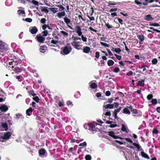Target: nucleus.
<instances>
[{
	"instance_id": "nucleus-22",
	"label": "nucleus",
	"mask_w": 160,
	"mask_h": 160,
	"mask_svg": "<svg viewBox=\"0 0 160 160\" xmlns=\"http://www.w3.org/2000/svg\"><path fill=\"white\" fill-rule=\"evenodd\" d=\"M122 113L126 114H128V115L130 114V112L129 110L128 109V108H127V107L126 108H124L123 109Z\"/></svg>"
},
{
	"instance_id": "nucleus-7",
	"label": "nucleus",
	"mask_w": 160,
	"mask_h": 160,
	"mask_svg": "<svg viewBox=\"0 0 160 160\" xmlns=\"http://www.w3.org/2000/svg\"><path fill=\"white\" fill-rule=\"evenodd\" d=\"M75 30L76 32L79 36H81L82 34V32L81 31V27L78 25L76 26L75 27Z\"/></svg>"
},
{
	"instance_id": "nucleus-1",
	"label": "nucleus",
	"mask_w": 160,
	"mask_h": 160,
	"mask_svg": "<svg viewBox=\"0 0 160 160\" xmlns=\"http://www.w3.org/2000/svg\"><path fill=\"white\" fill-rule=\"evenodd\" d=\"M125 139L127 142L131 143H132V145L137 148L138 151H139L142 150L141 146L139 145V144L137 143L136 142H133L132 140L130 138H125Z\"/></svg>"
},
{
	"instance_id": "nucleus-48",
	"label": "nucleus",
	"mask_w": 160,
	"mask_h": 160,
	"mask_svg": "<svg viewBox=\"0 0 160 160\" xmlns=\"http://www.w3.org/2000/svg\"><path fill=\"white\" fill-rule=\"evenodd\" d=\"M152 62L153 64L156 65L158 62V60L156 58H154L152 60Z\"/></svg>"
},
{
	"instance_id": "nucleus-53",
	"label": "nucleus",
	"mask_w": 160,
	"mask_h": 160,
	"mask_svg": "<svg viewBox=\"0 0 160 160\" xmlns=\"http://www.w3.org/2000/svg\"><path fill=\"white\" fill-rule=\"evenodd\" d=\"M114 51L117 53L119 54L121 52V49L119 48H115Z\"/></svg>"
},
{
	"instance_id": "nucleus-26",
	"label": "nucleus",
	"mask_w": 160,
	"mask_h": 160,
	"mask_svg": "<svg viewBox=\"0 0 160 160\" xmlns=\"http://www.w3.org/2000/svg\"><path fill=\"white\" fill-rule=\"evenodd\" d=\"M120 3L119 2L118 3H116L114 2L109 1L107 5V6H110L111 5H115L117 4H118Z\"/></svg>"
},
{
	"instance_id": "nucleus-12",
	"label": "nucleus",
	"mask_w": 160,
	"mask_h": 160,
	"mask_svg": "<svg viewBox=\"0 0 160 160\" xmlns=\"http://www.w3.org/2000/svg\"><path fill=\"white\" fill-rule=\"evenodd\" d=\"M90 48L88 46H84L83 48V52L85 53H88L90 51Z\"/></svg>"
},
{
	"instance_id": "nucleus-62",
	"label": "nucleus",
	"mask_w": 160,
	"mask_h": 160,
	"mask_svg": "<svg viewBox=\"0 0 160 160\" xmlns=\"http://www.w3.org/2000/svg\"><path fill=\"white\" fill-rule=\"evenodd\" d=\"M133 74V72L132 71H129L126 73V75L128 76H131Z\"/></svg>"
},
{
	"instance_id": "nucleus-51",
	"label": "nucleus",
	"mask_w": 160,
	"mask_h": 160,
	"mask_svg": "<svg viewBox=\"0 0 160 160\" xmlns=\"http://www.w3.org/2000/svg\"><path fill=\"white\" fill-rule=\"evenodd\" d=\"M159 131L156 128H154L152 132L153 134H157L158 133Z\"/></svg>"
},
{
	"instance_id": "nucleus-40",
	"label": "nucleus",
	"mask_w": 160,
	"mask_h": 160,
	"mask_svg": "<svg viewBox=\"0 0 160 160\" xmlns=\"http://www.w3.org/2000/svg\"><path fill=\"white\" fill-rule=\"evenodd\" d=\"M100 43L102 45L104 46L105 47H109V44H107V43H105V42H100Z\"/></svg>"
},
{
	"instance_id": "nucleus-61",
	"label": "nucleus",
	"mask_w": 160,
	"mask_h": 160,
	"mask_svg": "<svg viewBox=\"0 0 160 160\" xmlns=\"http://www.w3.org/2000/svg\"><path fill=\"white\" fill-rule=\"evenodd\" d=\"M100 56L99 52H97L95 53V58L97 59H98Z\"/></svg>"
},
{
	"instance_id": "nucleus-33",
	"label": "nucleus",
	"mask_w": 160,
	"mask_h": 160,
	"mask_svg": "<svg viewBox=\"0 0 160 160\" xmlns=\"http://www.w3.org/2000/svg\"><path fill=\"white\" fill-rule=\"evenodd\" d=\"M60 32L62 34L63 36L66 38L68 36V33L64 31H60Z\"/></svg>"
},
{
	"instance_id": "nucleus-4",
	"label": "nucleus",
	"mask_w": 160,
	"mask_h": 160,
	"mask_svg": "<svg viewBox=\"0 0 160 160\" xmlns=\"http://www.w3.org/2000/svg\"><path fill=\"white\" fill-rule=\"evenodd\" d=\"M36 38L39 42L41 43H44V42L45 38L43 36H41L40 34H39V35L38 34L36 36Z\"/></svg>"
},
{
	"instance_id": "nucleus-58",
	"label": "nucleus",
	"mask_w": 160,
	"mask_h": 160,
	"mask_svg": "<svg viewBox=\"0 0 160 160\" xmlns=\"http://www.w3.org/2000/svg\"><path fill=\"white\" fill-rule=\"evenodd\" d=\"M25 21L28 22H31L32 21V19L30 18H27L25 19Z\"/></svg>"
},
{
	"instance_id": "nucleus-44",
	"label": "nucleus",
	"mask_w": 160,
	"mask_h": 160,
	"mask_svg": "<svg viewBox=\"0 0 160 160\" xmlns=\"http://www.w3.org/2000/svg\"><path fill=\"white\" fill-rule=\"evenodd\" d=\"M108 135L113 138L114 136L115 133L113 131H110L108 132Z\"/></svg>"
},
{
	"instance_id": "nucleus-10",
	"label": "nucleus",
	"mask_w": 160,
	"mask_h": 160,
	"mask_svg": "<svg viewBox=\"0 0 160 160\" xmlns=\"http://www.w3.org/2000/svg\"><path fill=\"white\" fill-rule=\"evenodd\" d=\"M48 49V47L45 45H43L40 46L39 51L41 52L44 53Z\"/></svg>"
},
{
	"instance_id": "nucleus-27",
	"label": "nucleus",
	"mask_w": 160,
	"mask_h": 160,
	"mask_svg": "<svg viewBox=\"0 0 160 160\" xmlns=\"http://www.w3.org/2000/svg\"><path fill=\"white\" fill-rule=\"evenodd\" d=\"M90 87L92 89L96 88L98 87V85L95 82L92 83L91 84Z\"/></svg>"
},
{
	"instance_id": "nucleus-45",
	"label": "nucleus",
	"mask_w": 160,
	"mask_h": 160,
	"mask_svg": "<svg viewBox=\"0 0 160 160\" xmlns=\"http://www.w3.org/2000/svg\"><path fill=\"white\" fill-rule=\"evenodd\" d=\"M18 12L19 15H20L22 14H25V12L24 11L21 10H18Z\"/></svg>"
},
{
	"instance_id": "nucleus-16",
	"label": "nucleus",
	"mask_w": 160,
	"mask_h": 160,
	"mask_svg": "<svg viewBox=\"0 0 160 160\" xmlns=\"http://www.w3.org/2000/svg\"><path fill=\"white\" fill-rule=\"evenodd\" d=\"M141 156L142 157H143L145 158L148 159H150V158H149V156L147 153H145L144 152H143V151L141 152Z\"/></svg>"
},
{
	"instance_id": "nucleus-59",
	"label": "nucleus",
	"mask_w": 160,
	"mask_h": 160,
	"mask_svg": "<svg viewBox=\"0 0 160 160\" xmlns=\"http://www.w3.org/2000/svg\"><path fill=\"white\" fill-rule=\"evenodd\" d=\"M89 29L91 31H93L95 33H97L98 31L96 29H94L92 27H90L89 28Z\"/></svg>"
},
{
	"instance_id": "nucleus-23",
	"label": "nucleus",
	"mask_w": 160,
	"mask_h": 160,
	"mask_svg": "<svg viewBox=\"0 0 160 160\" xmlns=\"http://www.w3.org/2000/svg\"><path fill=\"white\" fill-rule=\"evenodd\" d=\"M88 126L90 128V130L92 131H95L94 129L95 128V126L94 124L92 123H88Z\"/></svg>"
},
{
	"instance_id": "nucleus-28",
	"label": "nucleus",
	"mask_w": 160,
	"mask_h": 160,
	"mask_svg": "<svg viewBox=\"0 0 160 160\" xmlns=\"http://www.w3.org/2000/svg\"><path fill=\"white\" fill-rule=\"evenodd\" d=\"M132 113V114H133V116H138L137 115H136V114L138 113V110L136 109H132L131 111Z\"/></svg>"
},
{
	"instance_id": "nucleus-19",
	"label": "nucleus",
	"mask_w": 160,
	"mask_h": 160,
	"mask_svg": "<svg viewBox=\"0 0 160 160\" xmlns=\"http://www.w3.org/2000/svg\"><path fill=\"white\" fill-rule=\"evenodd\" d=\"M14 70L15 72L17 74H18L21 72L22 71V69L20 68L16 67H15Z\"/></svg>"
},
{
	"instance_id": "nucleus-64",
	"label": "nucleus",
	"mask_w": 160,
	"mask_h": 160,
	"mask_svg": "<svg viewBox=\"0 0 160 160\" xmlns=\"http://www.w3.org/2000/svg\"><path fill=\"white\" fill-rule=\"evenodd\" d=\"M114 55L117 58L118 60H120L121 59L122 57L121 56L118 55L116 54H115Z\"/></svg>"
},
{
	"instance_id": "nucleus-9",
	"label": "nucleus",
	"mask_w": 160,
	"mask_h": 160,
	"mask_svg": "<svg viewBox=\"0 0 160 160\" xmlns=\"http://www.w3.org/2000/svg\"><path fill=\"white\" fill-rule=\"evenodd\" d=\"M31 28H29V32L32 34H36L38 31L37 28L36 26L31 27Z\"/></svg>"
},
{
	"instance_id": "nucleus-17",
	"label": "nucleus",
	"mask_w": 160,
	"mask_h": 160,
	"mask_svg": "<svg viewBox=\"0 0 160 160\" xmlns=\"http://www.w3.org/2000/svg\"><path fill=\"white\" fill-rule=\"evenodd\" d=\"M114 105L113 104H108L103 106V108L105 109H112L114 108Z\"/></svg>"
},
{
	"instance_id": "nucleus-34",
	"label": "nucleus",
	"mask_w": 160,
	"mask_h": 160,
	"mask_svg": "<svg viewBox=\"0 0 160 160\" xmlns=\"http://www.w3.org/2000/svg\"><path fill=\"white\" fill-rule=\"evenodd\" d=\"M122 127L121 128V130L123 132H128V131H127V128L125 126V125L124 124H122Z\"/></svg>"
},
{
	"instance_id": "nucleus-15",
	"label": "nucleus",
	"mask_w": 160,
	"mask_h": 160,
	"mask_svg": "<svg viewBox=\"0 0 160 160\" xmlns=\"http://www.w3.org/2000/svg\"><path fill=\"white\" fill-rule=\"evenodd\" d=\"M8 109V108L6 105H3L0 106V110L2 112H5L7 111Z\"/></svg>"
},
{
	"instance_id": "nucleus-42",
	"label": "nucleus",
	"mask_w": 160,
	"mask_h": 160,
	"mask_svg": "<svg viewBox=\"0 0 160 160\" xmlns=\"http://www.w3.org/2000/svg\"><path fill=\"white\" fill-rule=\"evenodd\" d=\"M12 61H11V62H9V64L10 65H12L11 67L12 68H14V66H15L16 65H17V64H15V63H14V60H12Z\"/></svg>"
},
{
	"instance_id": "nucleus-47",
	"label": "nucleus",
	"mask_w": 160,
	"mask_h": 160,
	"mask_svg": "<svg viewBox=\"0 0 160 160\" xmlns=\"http://www.w3.org/2000/svg\"><path fill=\"white\" fill-rule=\"evenodd\" d=\"M48 7H45V8H42L41 10L42 12H45V13H47L48 12V10L47 9Z\"/></svg>"
},
{
	"instance_id": "nucleus-37",
	"label": "nucleus",
	"mask_w": 160,
	"mask_h": 160,
	"mask_svg": "<svg viewBox=\"0 0 160 160\" xmlns=\"http://www.w3.org/2000/svg\"><path fill=\"white\" fill-rule=\"evenodd\" d=\"M16 117L18 119L19 118H24L22 116V115L20 113H18L16 114Z\"/></svg>"
},
{
	"instance_id": "nucleus-13",
	"label": "nucleus",
	"mask_w": 160,
	"mask_h": 160,
	"mask_svg": "<svg viewBox=\"0 0 160 160\" xmlns=\"http://www.w3.org/2000/svg\"><path fill=\"white\" fill-rule=\"evenodd\" d=\"M144 18L146 20L149 21H151L153 19V18L152 17L151 15L150 14H148L145 16L144 17Z\"/></svg>"
},
{
	"instance_id": "nucleus-21",
	"label": "nucleus",
	"mask_w": 160,
	"mask_h": 160,
	"mask_svg": "<svg viewBox=\"0 0 160 160\" xmlns=\"http://www.w3.org/2000/svg\"><path fill=\"white\" fill-rule=\"evenodd\" d=\"M57 16L59 18H62L63 16H64L65 15V13L64 11H62L61 12L57 13Z\"/></svg>"
},
{
	"instance_id": "nucleus-54",
	"label": "nucleus",
	"mask_w": 160,
	"mask_h": 160,
	"mask_svg": "<svg viewBox=\"0 0 160 160\" xmlns=\"http://www.w3.org/2000/svg\"><path fill=\"white\" fill-rule=\"evenodd\" d=\"M42 33L43 34L42 35L43 36H46L48 35V32L47 30H45L42 31Z\"/></svg>"
},
{
	"instance_id": "nucleus-38",
	"label": "nucleus",
	"mask_w": 160,
	"mask_h": 160,
	"mask_svg": "<svg viewBox=\"0 0 160 160\" xmlns=\"http://www.w3.org/2000/svg\"><path fill=\"white\" fill-rule=\"evenodd\" d=\"M6 4L8 6L11 5L12 4V2L11 0H7L5 2Z\"/></svg>"
},
{
	"instance_id": "nucleus-25",
	"label": "nucleus",
	"mask_w": 160,
	"mask_h": 160,
	"mask_svg": "<svg viewBox=\"0 0 160 160\" xmlns=\"http://www.w3.org/2000/svg\"><path fill=\"white\" fill-rule=\"evenodd\" d=\"M114 61L112 60H109L108 61L107 64L108 66H111L114 65Z\"/></svg>"
},
{
	"instance_id": "nucleus-5",
	"label": "nucleus",
	"mask_w": 160,
	"mask_h": 160,
	"mask_svg": "<svg viewBox=\"0 0 160 160\" xmlns=\"http://www.w3.org/2000/svg\"><path fill=\"white\" fill-rule=\"evenodd\" d=\"M12 135L11 132H5L3 136L1 137V138L3 139L7 140L9 139Z\"/></svg>"
},
{
	"instance_id": "nucleus-24",
	"label": "nucleus",
	"mask_w": 160,
	"mask_h": 160,
	"mask_svg": "<svg viewBox=\"0 0 160 160\" xmlns=\"http://www.w3.org/2000/svg\"><path fill=\"white\" fill-rule=\"evenodd\" d=\"M52 12L54 13H56L58 11V8H48Z\"/></svg>"
},
{
	"instance_id": "nucleus-2",
	"label": "nucleus",
	"mask_w": 160,
	"mask_h": 160,
	"mask_svg": "<svg viewBox=\"0 0 160 160\" xmlns=\"http://www.w3.org/2000/svg\"><path fill=\"white\" fill-rule=\"evenodd\" d=\"M149 0H135L134 2L137 5L142 4L144 6H147L148 5Z\"/></svg>"
},
{
	"instance_id": "nucleus-49",
	"label": "nucleus",
	"mask_w": 160,
	"mask_h": 160,
	"mask_svg": "<svg viewBox=\"0 0 160 160\" xmlns=\"http://www.w3.org/2000/svg\"><path fill=\"white\" fill-rule=\"evenodd\" d=\"M120 71V69L118 67L115 68L113 70V72L115 73H118Z\"/></svg>"
},
{
	"instance_id": "nucleus-31",
	"label": "nucleus",
	"mask_w": 160,
	"mask_h": 160,
	"mask_svg": "<svg viewBox=\"0 0 160 160\" xmlns=\"http://www.w3.org/2000/svg\"><path fill=\"white\" fill-rule=\"evenodd\" d=\"M2 127L4 128L5 131H7L8 130V125L7 123H4L2 124Z\"/></svg>"
},
{
	"instance_id": "nucleus-18",
	"label": "nucleus",
	"mask_w": 160,
	"mask_h": 160,
	"mask_svg": "<svg viewBox=\"0 0 160 160\" xmlns=\"http://www.w3.org/2000/svg\"><path fill=\"white\" fill-rule=\"evenodd\" d=\"M33 111V109L31 108H30L29 109H27L26 111V113L28 116H30Z\"/></svg>"
},
{
	"instance_id": "nucleus-50",
	"label": "nucleus",
	"mask_w": 160,
	"mask_h": 160,
	"mask_svg": "<svg viewBox=\"0 0 160 160\" xmlns=\"http://www.w3.org/2000/svg\"><path fill=\"white\" fill-rule=\"evenodd\" d=\"M16 79H18L19 81H21L23 79V77L21 75L17 76L16 77Z\"/></svg>"
},
{
	"instance_id": "nucleus-32",
	"label": "nucleus",
	"mask_w": 160,
	"mask_h": 160,
	"mask_svg": "<svg viewBox=\"0 0 160 160\" xmlns=\"http://www.w3.org/2000/svg\"><path fill=\"white\" fill-rule=\"evenodd\" d=\"M32 99L37 103L39 102L40 100V99L38 96H34L32 98Z\"/></svg>"
},
{
	"instance_id": "nucleus-57",
	"label": "nucleus",
	"mask_w": 160,
	"mask_h": 160,
	"mask_svg": "<svg viewBox=\"0 0 160 160\" xmlns=\"http://www.w3.org/2000/svg\"><path fill=\"white\" fill-rule=\"evenodd\" d=\"M46 20L45 18H42L41 19L40 22L42 24H45L46 22Z\"/></svg>"
},
{
	"instance_id": "nucleus-52",
	"label": "nucleus",
	"mask_w": 160,
	"mask_h": 160,
	"mask_svg": "<svg viewBox=\"0 0 160 160\" xmlns=\"http://www.w3.org/2000/svg\"><path fill=\"white\" fill-rule=\"evenodd\" d=\"M81 39L82 41L84 42H86L87 41V38L84 37L83 35H82L81 36Z\"/></svg>"
},
{
	"instance_id": "nucleus-14",
	"label": "nucleus",
	"mask_w": 160,
	"mask_h": 160,
	"mask_svg": "<svg viewBox=\"0 0 160 160\" xmlns=\"http://www.w3.org/2000/svg\"><path fill=\"white\" fill-rule=\"evenodd\" d=\"M46 153V151L44 148L40 149L38 152L39 156L40 157L44 156Z\"/></svg>"
},
{
	"instance_id": "nucleus-30",
	"label": "nucleus",
	"mask_w": 160,
	"mask_h": 160,
	"mask_svg": "<svg viewBox=\"0 0 160 160\" xmlns=\"http://www.w3.org/2000/svg\"><path fill=\"white\" fill-rule=\"evenodd\" d=\"M28 92L30 95H32L33 96H35L36 95L33 90H29L28 91Z\"/></svg>"
},
{
	"instance_id": "nucleus-29",
	"label": "nucleus",
	"mask_w": 160,
	"mask_h": 160,
	"mask_svg": "<svg viewBox=\"0 0 160 160\" xmlns=\"http://www.w3.org/2000/svg\"><path fill=\"white\" fill-rule=\"evenodd\" d=\"M5 43L0 40V49H3L5 48Z\"/></svg>"
},
{
	"instance_id": "nucleus-46",
	"label": "nucleus",
	"mask_w": 160,
	"mask_h": 160,
	"mask_svg": "<svg viewBox=\"0 0 160 160\" xmlns=\"http://www.w3.org/2000/svg\"><path fill=\"white\" fill-rule=\"evenodd\" d=\"M107 126L110 128H114L116 127H119L118 125L116 124H112V123L111 124L109 125H108Z\"/></svg>"
},
{
	"instance_id": "nucleus-55",
	"label": "nucleus",
	"mask_w": 160,
	"mask_h": 160,
	"mask_svg": "<svg viewBox=\"0 0 160 160\" xmlns=\"http://www.w3.org/2000/svg\"><path fill=\"white\" fill-rule=\"evenodd\" d=\"M87 145V143L85 142H83L82 143H80L79 146H82L83 147H86Z\"/></svg>"
},
{
	"instance_id": "nucleus-60",
	"label": "nucleus",
	"mask_w": 160,
	"mask_h": 160,
	"mask_svg": "<svg viewBox=\"0 0 160 160\" xmlns=\"http://www.w3.org/2000/svg\"><path fill=\"white\" fill-rule=\"evenodd\" d=\"M87 16L90 19L91 21H94L95 18L94 17H90L89 15H88V14H87Z\"/></svg>"
},
{
	"instance_id": "nucleus-43",
	"label": "nucleus",
	"mask_w": 160,
	"mask_h": 160,
	"mask_svg": "<svg viewBox=\"0 0 160 160\" xmlns=\"http://www.w3.org/2000/svg\"><path fill=\"white\" fill-rule=\"evenodd\" d=\"M86 160H91L92 157L90 155H87L85 157Z\"/></svg>"
},
{
	"instance_id": "nucleus-41",
	"label": "nucleus",
	"mask_w": 160,
	"mask_h": 160,
	"mask_svg": "<svg viewBox=\"0 0 160 160\" xmlns=\"http://www.w3.org/2000/svg\"><path fill=\"white\" fill-rule=\"evenodd\" d=\"M105 26H106L107 28L109 29L113 27L112 25H110L108 23H105Z\"/></svg>"
},
{
	"instance_id": "nucleus-3",
	"label": "nucleus",
	"mask_w": 160,
	"mask_h": 160,
	"mask_svg": "<svg viewBox=\"0 0 160 160\" xmlns=\"http://www.w3.org/2000/svg\"><path fill=\"white\" fill-rule=\"evenodd\" d=\"M72 50V48L71 46H69L68 47L65 46L63 47L62 50V52L63 55H66L69 54Z\"/></svg>"
},
{
	"instance_id": "nucleus-35",
	"label": "nucleus",
	"mask_w": 160,
	"mask_h": 160,
	"mask_svg": "<svg viewBox=\"0 0 160 160\" xmlns=\"http://www.w3.org/2000/svg\"><path fill=\"white\" fill-rule=\"evenodd\" d=\"M57 7L59 8V11H64V10L65 9V8L62 5H57L56 6Z\"/></svg>"
},
{
	"instance_id": "nucleus-11",
	"label": "nucleus",
	"mask_w": 160,
	"mask_h": 160,
	"mask_svg": "<svg viewBox=\"0 0 160 160\" xmlns=\"http://www.w3.org/2000/svg\"><path fill=\"white\" fill-rule=\"evenodd\" d=\"M137 37L139 39L140 41V43L141 44H142V42H142L145 39L144 36L141 34L138 35H137Z\"/></svg>"
},
{
	"instance_id": "nucleus-6",
	"label": "nucleus",
	"mask_w": 160,
	"mask_h": 160,
	"mask_svg": "<svg viewBox=\"0 0 160 160\" xmlns=\"http://www.w3.org/2000/svg\"><path fill=\"white\" fill-rule=\"evenodd\" d=\"M64 22L66 23L68 27L70 29L73 30V29L72 28L71 26L69 25V24H70L71 25L72 24V23H70L71 21L70 19H69L67 17H66L64 18Z\"/></svg>"
},
{
	"instance_id": "nucleus-63",
	"label": "nucleus",
	"mask_w": 160,
	"mask_h": 160,
	"mask_svg": "<svg viewBox=\"0 0 160 160\" xmlns=\"http://www.w3.org/2000/svg\"><path fill=\"white\" fill-rule=\"evenodd\" d=\"M58 42L57 40H55L54 39H52L51 41V43L54 44H56Z\"/></svg>"
},
{
	"instance_id": "nucleus-36",
	"label": "nucleus",
	"mask_w": 160,
	"mask_h": 160,
	"mask_svg": "<svg viewBox=\"0 0 160 160\" xmlns=\"http://www.w3.org/2000/svg\"><path fill=\"white\" fill-rule=\"evenodd\" d=\"M151 102L152 104L153 105H155L158 103L157 100L156 99H152Z\"/></svg>"
},
{
	"instance_id": "nucleus-20",
	"label": "nucleus",
	"mask_w": 160,
	"mask_h": 160,
	"mask_svg": "<svg viewBox=\"0 0 160 160\" xmlns=\"http://www.w3.org/2000/svg\"><path fill=\"white\" fill-rule=\"evenodd\" d=\"M144 80L143 79H142L141 80L139 81L137 86L143 87L144 85Z\"/></svg>"
},
{
	"instance_id": "nucleus-8",
	"label": "nucleus",
	"mask_w": 160,
	"mask_h": 160,
	"mask_svg": "<svg viewBox=\"0 0 160 160\" xmlns=\"http://www.w3.org/2000/svg\"><path fill=\"white\" fill-rule=\"evenodd\" d=\"M71 44L75 48L78 50H81L82 49L80 47H82V46L76 43L75 42V41H73L71 43Z\"/></svg>"
},
{
	"instance_id": "nucleus-56",
	"label": "nucleus",
	"mask_w": 160,
	"mask_h": 160,
	"mask_svg": "<svg viewBox=\"0 0 160 160\" xmlns=\"http://www.w3.org/2000/svg\"><path fill=\"white\" fill-rule=\"evenodd\" d=\"M32 2L34 5H38L39 2H38L35 1V0H32Z\"/></svg>"
},
{
	"instance_id": "nucleus-39",
	"label": "nucleus",
	"mask_w": 160,
	"mask_h": 160,
	"mask_svg": "<svg viewBox=\"0 0 160 160\" xmlns=\"http://www.w3.org/2000/svg\"><path fill=\"white\" fill-rule=\"evenodd\" d=\"M153 96L152 94H150L147 96V98L148 100H150L152 99H153Z\"/></svg>"
}]
</instances>
